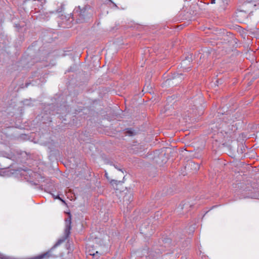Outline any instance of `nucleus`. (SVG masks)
Masks as SVG:
<instances>
[{
  "label": "nucleus",
  "instance_id": "nucleus-1",
  "mask_svg": "<svg viewBox=\"0 0 259 259\" xmlns=\"http://www.w3.org/2000/svg\"><path fill=\"white\" fill-rule=\"evenodd\" d=\"M88 9L90 10V7L85 6L82 8L79 6L74 9L72 19L75 20L77 23H82L85 21V17L88 16Z\"/></svg>",
  "mask_w": 259,
  "mask_h": 259
},
{
  "label": "nucleus",
  "instance_id": "nucleus-2",
  "mask_svg": "<svg viewBox=\"0 0 259 259\" xmlns=\"http://www.w3.org/2000/svg\"><path fill=\"white\" fill-rule=\"evenodd\" d=\"M67 214L68 217L65 220V227L64 231V235L62 238L59 239L57 241L53 247H55L60 245L61 243L64 242L69 236L70 234V230L71 229V215L70 212H68Z\"/></svg>",
  "mask_w": 259,
  "mask_h": 259
},
{
  "label": "nucleus",
  "instance_id": "nucleus-3",
  "mask_svg": "<svg viewBox=\"0 0 259 259\" xmlns=\"http://www.w3.org/2000/svg\"><path fill=\"white\" fill-rule=\"evenodd\" d=\"M122 182L121 181H117L115 180H112L110 183L111 185L114 187V189L118 190V188L117 186L119 185H121L122 184Z\"/></svg>",
  "mask_w": 259,
  "mask_h": 259
},
{
  "label": "nucleus",
  "instance_id": "nucleus-4",
  "mask_svg": "<svg viewBox=\"0 0 259 259\" xmlns=\"http://www.w3.org/2000/svg\"><path fill=\"white\" fill-rule=\"evenodd\" d=\"M89 254L90 255H93V256L94 257H97V258H98V257L99 256V255H101V254L100 253H99L98 251H95L93 249L92 250H89Z\"/></svg>",
  "mask_w": 259,
  "mask_h": 259
},
{
  "label": "nucleus",
  "instance_id": "nucleus-5",
  "mask_svg": "<svg viewBox=\"0 0 259 259\" xmlns=\"http://www.w3.org/2000/svg\"><path fill=\"white\" fill-rule=\"evenodd\" d=\"M242 15H244V16H246V14L242 11H240L236 13V17H238L239 16H241Z\"/></svg>",
  "mask_w": 259,
  "mask_h": 259
},
{
  "label": "nucleus",
  "instance_id": "nucleus-6",
  "mask_svg": "<svg viewBox=\"0 0 259 259\" xmlns=\"http://www.w3.org/2000/svg\"><path fill=\"white\" fill-rule=\"evenodd\" d=\"M126 133L130 136H133L134 135V132L131 130H128L126 131Z\"/></svg>",
  "mask_w": 259,
  "mask_h": 259
},
{
  "label": "nucleus",
  "instance_id": "nucleus-7",
  "mask_svg": "<svg viewBox=\"0 0 259 259\" xmlns=\"http://www.w3.org/2000/svg\"><path fill=\"white\" fill-rule=\"evenodd\" d=\"M182 75H183V74L182 73H180V74H179V73L175 74L174 78H177V77H179V76H182Z\"/></svg>",
  "mask_w": 259,
  "mask_h": 259
},
{
  "label": "nucleus",
  "instance_id": "nucleus-8",
  "mask_svg": "<svg viewBox=\"0 0 259 259\" xmlns=\"http://www.w3.org/2000/svg\"><path fill=\"white\" fill-rule=\"evenodd\" d=\"M211 4H214L215 3V0H211Z\"/></svg>",
  "mask_w": 259,
  "mask_h": 259
},
{
  "label": "nucleus",
  "instance_id": "nucleus-9",
  "mask_svg": "<svg viewBox=\"0 0 259 259\" xmlns=\"http://www.w3.org/2000/svg\"><path fill=\"white\" fill-rule=\"evenodd\" d=\"M55 198H57V199H60V200H62V199H61V198H60L59 196H58L57 197H56Z\"/></svg>",
  "mask_w": 259,
  "mask_h": 259
},
{
  "label": "nucleus",
  "instance_id": "nucleus-10",
  "mask_svg": "<svg viewBox=\"0 0 259 259\" xmlns=\"http://www.w3.org/2000/svg\"><path fill=\"white\" fill-rule=\"evenodd\" d=\"M62 10H59V9H58V10L57 11V12H58V13L61 12L62 11Z\"/></svg>",
  "mask_w": 259,
  "mask_h": 259
},
{
  "label": "nucleus",
  "instance_id": "nucleus-11",
  "mask_svg": "<svg viewBox=\"0 0 259 259\" xmlns=\"http://www.w3.org/2000/svg\"><path fill=\"white\" fill-rule=\"evenodd\" d=\"M88 14H89V17H90L91 16L90 13L89 12V13L88 12Z\"/></svg>",
  "mask_w": 259,
  "mask_h": 259
}]
</instances>
